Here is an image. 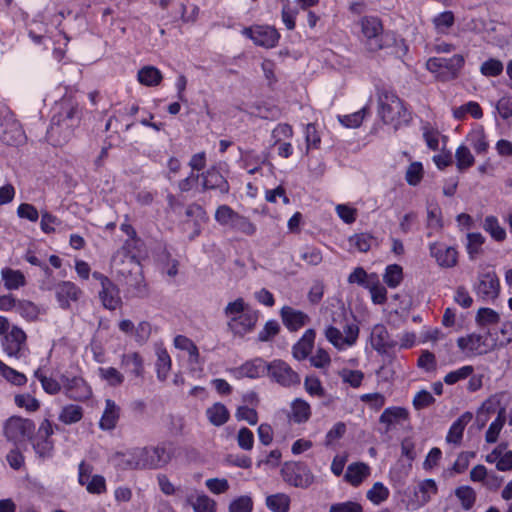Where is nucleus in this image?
<instances>
[{"label": "nucleus", "instance_id": "obj_1", "mask_svg": "<svg viewBox=\"0 0 512 512\" xmlns=\"http://www.w3.org/2000/svg\"><path fill=\"white\" fill-rule=\"evenodd\" d=\"M81 120L82 109L78 102L71 98L63 99L47 128V141L53 146L66 144L73 137L74 130L80 125Z\"/></svg>", "mask_w": 512, "mask_h": 512}, {"label": "nucleus", "instance_id": "obj_2", "mask_svg": "<svg viewBox=\"0 0 512 512\" xmlns=\"http://www.w3.org/2000/svg\"><path fill=\"white\" fill-rule=\"evenodd\" d=\"M379 114L385 124L399 126L402 122L410 121V113L404 106V102L393 92L382 91L379 94Z\"/></svg>", "mask_w": 512, "mask_h": 512}, {"label": "nucleus", "instance_id": "obj_3", "mask_svg": "<svg viewBox=\"0 0 512 512\" xmlns=\"http://www.w3.org/2000/svg\"><path fill=\"white\" fill-rule=\"evenodd\" d=\"M280 474L285 483L296 488L307 489L315 481L312 470L303 461L284 462Z\"/></svg>", "mask_w": 512, "mask_h": 512}, {"label": "nucleus", "instance_id": "obj_4", "mask_svg": "<svg viewBox=\"0 0 512 512\" xmlns=\"http://www.w3.org/2000/svg\"><path fill=\"white\" fill-rule=\"evenodd\" d=\"M267 376L282 387L289 388L301 383L300 375L281 359L268 363Z\"/></svg>", "mask_w": 512, "mask_h": 512}, {"label": "nucleus", "instance_id": "obj_5", "mask_svg": "<svg viewBox=\"0 0 512 512\" xmlns=\"http://www.w3.org/2000/svg\"><path fill=\"white\" fill-rule=\"evenodd\" d=\"M35 434V424L31 419L12 416L6 420L4 435L9 441L32 440Z\"/></svg>", "mask_w": 512, "mask_h": 512}, {"label": "nucleus", "instance_id": "obj_6", "mask_svg": "<svg viewBox=\"0 0 512 512\" xmlns=\"http://www.w3.org/2000/svg\"><path fill=\"white\" fill-rule=\"evenodd\" d=\"M382 49L389 50L388 53L396 58H403L408 53V45L405 40L391 31H383L377 40L370 41L369 51L376 52Z\"/></svg>", "mask_w": 512, "mask_h": 512}, {"label": "nucleus", "instance_id": "obj_7", "mask_svg": "<svg viewBox=\"0 0 512 512\" xmlns=\"http://www.w3.org/2000/svg\"><path fill=\"white\" fill-rule=\"evenodd\" d=\"M465 60L461 54H455L450 58L431 57L426 62V68L432 73L445 74L454 79L464 66Z\"/></svg>", "mask_w": 512, "mask_h": 512}, {"label": "nucleus", "instance_id": "obj_8", "mask_svg": "<svg viewBox=\"0 0 512 512\" xmlns=\"http://www.w3.org/2000/svg\"><path fill=\"white\" fill-rule=\"evenodd\" d=\"M27 335L18 326H13L12 329L6 333L2 339V347L9 357L17 359L25 356L28 351Z\"/></svg>", "mask_w": 512, "mask_h": 512}, {"label": "nucleus", "instance_id": "obj_9", "mask_svg": "<svg viewBox=\"0 0 512 512\" xmlns=\"http://www.w3.org/2000/svg\"><path fill=\"white\" fill-rule=\"evenodd\" d=\"M243 34L250 38L255 45L264 48H273L277 45L280 34L273 26L268 25H255L246 27Z\"/></svg>", "mask_w": 512, "mask_h": 512}, {"label": "nucleus", "instance_id": "obj_10", "mask_svg": "<svg viewBox=\"0 0 512 512\" xmlns=\"http://www.w3.org/2000/svg\"><path fill=\"white\" fill-rule=\"evenodd\" d=\"M474 291L482 300H495L500 293V282L495 271L480 273Z\"/></svg>", "mask_w": 512, "mask_h": 512}, {"label": "nucleus", "instance_id": "obj_11", "mask_svg": "<svg viewBox=\"0 0 512 512\" xmlns=\"http://www.w3.org/2000/svg\"><path fill=\"white\" fill-rule=\"evenodd\" d=\"M145 453L141 447H136L127 452H117L112 457V461L115 467L121 470L147 469L144 461Z\"/></svg>", "mask_w": 512, "mask_h": 512}, {"label": "nucleus", "instance_id": "obj_12", "mask_svg": "<svg viewBox=\"0 0 512 512\" xmlns=\"http://www.w3.org/2000/svg\"><path fill=\"white\" fill-rule=\"evenodd\" d=\"M201 178L203 191L216 190L222 195H226L230 191L228 181L215 166L203 172Z\"/></svg>", "mask_w": 512, "mask_h": 512}, {"label": "nucleus", "instance_id": "obj_13", "mask_svg": "<svg viewBox=\"0 0 512 512\" xmlns=\"http://www.w3.org/2000/svg\"><path fill=\"white\" fill-rule=\"evenodd\" d=\"M61 379L69 398L84 401L91 396V388L83 378L77 376L69 378L63 375Z\"/></svg>", "mask_w": 512, "mask_h": 512}, {"label": "nucleus", "instance_id": "obj_14", "mask_svg": "<svg viewBox=\"0 0 512 512\" xmlns=\"http://www.w3.org/2000/svg\"><path fill=\"white\" fill-rule=\"evenodd\" d=\"M145 451L144 461L147 469H157L166 465L172 458V451L165 444L156 447H141Z\"/></svg>", "mask_w": 512, "mask_h": 512}, {"label": "nucleus", "instance_id": "obj_15", "mask_svg": "<svg viewBox=\"0 0 512 512\" xmlns=\"http://www.w3.org/2000/svg\"><path fill=\"white\" fill-rule=\"evenodd\" d=\"M429 251L441 267L451 268L457 264L458 252L454 247L434 242L429 245Z\"/></svg>", "mask_w": 512, "mask_h": 512}, {"label": "nucleus", "instance_id": "obj_16", "mask_svg": "<svg viewBox=\"0 0 512 512\" xmlns=\"http://www.w3.org/2000/svg\"><path fill=\"white\" fill-rule=\"evenodd\" d=\"M125 284L126 292L130 297L146 298L149 295V289L140 267H137L136 271L129 272Z\"/></svg>", "mask_w": 512, "mask_h": 512}, {"label": "nucleus", "instance_id": "obj_17", "mask_svg": "<svg viewBox=\"0 0 512 512\" xmlns=\"http://www.w3.org/2000/svg\"><path fill=\"white\" fill-rule=\"evenodd\" d=\"M24 138V132L18 122L11 120L1 122L0 142L9 146H16L22 143Z\"/></svg>", "mask_w": 512, "mask_h": 512}, {"label": "nucleus", "instance_id": "obj_18", "mask_svg": "<svg viewBox=\"0 0 512 512\" xmlns=\"http://www.w3.org/2000/svg\"><path fill=\"white\" fill-rule=\"evenodd\" d=\"M437 492L438 486L434 479L422 480L414 490L413 508L426 505L431 500V496L436 495Z\"/></svg>", "mask_w": 512, "mask_h": 512}, {"label": "nucleus", "instance_id": "obj_19", "mask_svg": "<svg viewBox=\"0 0 512 512\" xmlns=\"http://www.w3.org/2000/svg\"><path fill=\"white\" fill-rule=\"evenodd\" d=\"M283 324L290 331H297L309 322V317L302 311L284 306L280 311Z\"/></svg>", "mask_w": 512, "mask_h": 512}, {"label": "nucleus", "instance_id": "obj_20", "mask_svg": "<svg viewBox=\"0 0 512 512\" xmlns=\"http://www.w3.org/2000/svg\"><path fill=\"white\" fill-rule=\"evenodd\" d=\"M99 298L104 308L115 310L122 303L118 286L111 280L99 291Z\"/></svg>", "mask_w": 512, "mask_h": 512}, {"label": "nucleus", "instance_id": "obj_21", "mask_svg": "<svg viewBox=\"0 0 512 512\" xmlns=\"http://www.w3.org/2000/svg\"><path fill=\"white\" fill-rule=\"evenodd\" d=\"M81 294V290L70 281H63L56 287V297L63 309L69 308L70 301H77Z\"/></svg>", "mask_w": 512, "mask_h": 512}, {"label": "nucleus", "instance_id": "obj_22", "mask_svg": "<svg viewBox=\"0 0 512 512\" xmlns=\"http://www.w3.org/2000/svg\"><path fill=\"white\" fill-rule=\"evenodd\" d=\"M267 368L268 363L264 359L257 357L242 364L238 368V373L242 377L255 379L267 376Z\"/></svg>", "mask_w": 512, "mask_h": 512}, {"label": "nucleus", "instance_id": "obj_23", "mask_svg": "<svg viewBox=\"0 0 512 512\" xmlns=\"http://www.w3.org/2000/svg\"><path fill=\"white\" fill-rule=\"evenodd\" d=\"M409 419V412L403 407H388L380 415L379 422L386 424L385 432H389L391 426L400 424L402 421Z\"/></svg>", "mask_w": 512, "mask_h": 512}, {"label": "nucleus", "instance_id": "obj_24", "mask_svg": "<svg viewBox=\"0 0 512 512\" xmlns=\"http://www.w3.org/2000/svg\"><path fill=\"white\" fill-rule=\"evenodd\" d=\"M316 333L314 329H307L299 341L294 344L292 348V354L297 360L306 359L311 353Z\"/></svg>", "mask_w": 512, "mask_h": 512}, {"label": "nucleus", "instance_id": "obj_25", "mask_svg": "<svg viewBox=\"0 0 512 512\" xmlns=\"http://www.w3.org/2000/svg\"><path fill=\"white\" fill-rule=\"evenodd\" d=\"M361 28L366 38V47L370 49V41L377 40L383 32L382 22L374 16H366L361 20Z\"/></svg>", "mask_w": 512, "mask_h": 512}, {"label": "nucleus", "instance_id": "obj_26", "mask_svg": "<svg viewBox=\"0 0 512 512\" xmlns=\"http://www.w3.org/2000/svg\"><path fill=\"white\" fill-rule=\"evenodd\" d=\"M371 346L378 353L382 354L387 351L388 348L393 347V343L389 342V334L386 327L383 324H376L370 335Z\"/></svg>", "mask_w": 512, "mask_h": 512}, {"label": "nucleus", "instance_id": "obj_27", "mask_svg": "<svg viewBox=\"0 0 512 512\" xmlns=\"http://www.w3.org/2000/svg\"><path fill=\"white\" fill-rule=\"evenodd\" d=\"M257 322L255 313H245L238 317H232L228 322V326L235 334L244 335L254 329Z\"/></svg>", "mask_w": 512, "mask_h": 512}, {"label": "nucleus", "instance_id": "obj_28", "mask_svg": "<svg viewBox=\"0 0 512 512\" xmlns=\"http://www.w3.org/2000/svg\"><path fill=\"white\" fill-rule=\"evenodd\" d=\"M473 414L471 412L463 413L457 420H455L449 428L446 436L448 443L459 445L463 438V433L466 425L472 420Z\"/></svg>", "mask_w": 512, "mask_h": 512}, {"label": "nucleus", "instance_id": "obj_29", "mask_svg": "<svg viewBox=\"0 0 512 512\" xmlns=\"http://www.w3.org/2000/svg\"><path fill=\"white\" fill-rule=\"evenodd\" d=\"M370 475V468L363 462L352 463L347 467L344 475L345 481L350 483L352 486H359L365 478Z\"/></svg>", "mask_w": 512, "mask_h": 512}, {"label": "nucleus", "instance_id": "obj_30", "mask_svg": "<svg viewBox=\"0 0 512 512\" xmlns=\"http://www.w3.org/2000/svg\"><path fill=\"white\" fill-rule=\"evenodd\" d=\"M120 416V407L111 399L105 401V410L99 422L102 430H112L116 427Z\"/></svg>", "mask_w": 512, "mask_h": 512}, {"label": "nucleus", "instance_id": "obj_31", "mask_svg": "<svg viewBox=\"0 0 512 512\" xmlns=\"http://www.w3.org/2000/svg\"><path fill=\"white\" fill-rule=\"evenodd\" d=\"M121 364L127 372L138 378H143L144 365L143 359L139 353L123 354L121 357Z\"/></svg>", "mask_w": 512, "mask_h": 512}, {"label": "nucleus", "instance_id": "obj_32", "mask_svg": "<svg viewBox=\"0 0 512 512\" xmlns=\"http://www.w3.org/2000/svg\"><path fill=\"white\" fill-rule=\"evenodd\" d=\"M311 417V407L302 398H296L291 403L290 419L297 424L306 423Z\"/></svg>", "mask_w": 512, "mask_h": 512}, {"label": "nucleus", "instance_id": "obj_33", "mask_svg": "<svg viewBox=\"0 0 512 512\" xmlns=\"http://www.w3.org/2000/svg\"><path fill=\"white\" fill-rule=\"evenodd\" d=\"M206 416L212 425L219 427L229 420L230 413L224 404L217 402L206 409Z\"/></svg>", "mask_w": 512, "mask_h": 512}, {"label": "nucleus", "instance_id": "obj_34", "mask_svg": "<svg viewBox=\"0 0 512 512\" xmlns=\"http://www.w3.org/2000/svg\"><path fill=\"white\" fill-rule=\"evenodd\" d=\"M506 422V409L500 407L497 411L496 419L490 424L485 434L487 443H495L498 440L499 434Z\"/></svg>", "mask_w": 512, "mask_h": 512}, {"label": "nucleus", "instance_id": "obj_35", "mask_svg": "<svg viewBox=\"0 0 512 512\" xmlns=\"http://www.w3.org/2000/svg\"><path fill=\"white\" fill-rule=\"evenodd\" d=\"M266 506L272 512H288L290 509V497L284 493L269 495L266 498Z\"/></svg>", "mask_w": 512, "mask_h": 512}, {"label": "nucleus", "instance_id": "obj_36", "mask_svg": "<svg viewBox=\"0 0 512 512\" xmlns=\"http://www.w3.org/2000/svg\"><path fill=\"white\" fill-rule=\"evenodd\" d=\"M138 80L146 86H156L161 82L162 74L153 66H145L138 71Z\"/></svg>", "mask_w": 512, "mask_h": 512}, {"label": "nucleus", "instance_id": "obj_37", "mask_svg": "<svg viewBox=\"0 0 512 512\" xmlns=\"http://www.w3.org/2000/svg\"><path fill=\"white\" fill-rule=\"evenodd\" d=\"M467 253L471 260L476 259L477 255L482 252V245L485 242V238L481 233L473 232L467 234Z\"/></svg>", "mask_w": 512, "mask_h": 512}, {"label": "nucleus", "instance_id": "obj_38", "mask_svg": "<svg viewBox=\"0 0 512 512\" xmlns=\"http://www.w3.org/2000/svg\"><path fill=\"white\" fill-rule=\"evenodd\" d=\"M403 279V269L398 264H391L386 267L383 280L389 288H396Z\"/></svg>", "mask_w": 512, "mask_h": 512}, {"label": "nucleus", "instance_id": "obj_39", "mask_svg": "<svg viewBox=\"0 0 512 512\" xmlns=\"http://www.w3.org/2000/svg\"><path fill=\"white\" fill-rule=\"evenodd\" d=\"M2 279L4 280L5 287L9 290L18 289L25 284L24 275L20 271L10 268L2 270Z\"/></svg>", "mask_w": 512, "mask_h": 512}, {"label": "nucleus", "instance_id": "obj_40", "mask_svg": "<svg viewBox=\"0 0 512 512\" xmlns=\"http://www.w3.org/2000/svg\"><path fill=\"white\" fill-rule=\"evenodd\" d=\"M35 453L40 458H50L54 451V442L52 439L34 437L31 440Z\"/></svg>", "mask_w": 512, "mask_h": 512}, {"label": "nucleus", "instance_id": "obj_41", "mask_svg": "<svg viewBox=\"0 0 512 512\" xmlns=\"http://www.w3.org/2000/svg\"><path fill=\"white\" fill-rule=\"evenodd\" d=\"M83 417V409L78 405H67L63 407L59 420L64 424H73L79 422Z\"/></svg>", "mask_w": 512, "mask_h": 512}, {"label": "nucleus", "instance_id": "obj_42", "mask_svg": "<svg viewBox=\"0 0 512 512\" xmlns=\"http://www.w3.org/2000/svg\"><path fill=\"white\" fill-rule=\"evenodd\" d=\"M389 495V489L381 482L374 483L372 488L369 489L366 493L367 499L370 500L374 505H379L386 501Z\"/></svg>", "mask_w": 512, "mask_h": 512}, {"label": "nucleus", "instance_id": "obj_43", "mask_svg": "<svg viewBox=\"0 0 512 512\" xmlns=\"http://www.w3.org/2000/svg\"><path fill=\"white\" fill-rule=\"evenodd\" d=\"M98 375L112 387L120 386L124 382L123 374L114 367H99Z\"/></svg>", "mask_w": 512, "mask_h": 512}, {"label": "nucleus", "instance_id": "obj_44", "mask_svg": "<svg viewBox=\"0 0 512 512\" xmlns=\"http://www.w3.org/2000/svg\"><path fill=\"white\" fill-rule=\"evenodd\" d=\"M456 497L460 500L463 509L470 510L476 501V492L470 486H460L455 490Z\"/></svg>", "mask_w": 512, "mask_h": 512}, {"label": "nucleus", "instance_id": "obj_45", "mask_svg": "<svg viewBox=\"0 0 512 512\" xmlns=\"http://www.w3.org/2000/svg\"><path fill=\"white\" fill-rule=\"evenodd\" d=\"M0 374L11 384L22 386L27 382V377L17 370L11 368L0 360Z\"/></svg>", "mask_w": 512, "mask_h": 512}, {"label": "nucleus", "instance_id": "obj_46", "mask_svg": "<svg viewBox=\"0 0 512 512\" xmlns=\"http://www.w3.org/2000/svg\"><path fill=\"white\" fill-rule=\"evenodd\" d=\"M484 229L498 242H501L506 238V232L499 225L498 219L495 216H487L485 218Z\"/></svg>", "mask_w": 512, "mask_h": 512}, {"label": "nucleus", "instance_id": "obj_47", "mask_svg": "<svg viewBox=\"0 0 512 512\" xmlns=\"http://www.w3.org/2000/svg\"><path fill=\"white\" fill-rule=\"evenodd\" d=\"M157 356V378L160 381H165L171 368V359L166 350L159 351Z\"/></svg>", "mask_w": 512, "mask_h": 512}, {"label": "nucleus", "instance_id": "obj_48", "mask_svg": "<svg viewBox=\"0 0 512 512\" xmlns=\"http://www.w3.org/2000/svg\"><path fill=\"white\" fill-rule=\"evenodd\" d=\"M455 157H456L457 168L459 171H464V170L468 169L475 162V159H474L473 155L471 154L470 150L468 149V147H466L464 145H461L457 148Z\"/></svg>", "mask_w": 512, "mask_h": 512}, {"label": "nucleus", "instance_id": "obj_49", "mask_svg": "<svg viewBox=\"0 0 512 512\" xmlns=\"http://www.w3.org/2000/svg\"><path fill=\"white\" fill-rule=\"evenodd\" d=\"M375 238L368 233H358L349 237V243L360 252H368Z\"/></svg>", "mask_w": 512, "mask_h": 512}, {"label": "nucleus", "instance_id": "obj_50", "mask_svg": "<svg viewBox=\"0 0 512 512\" xmlns=\"http://www.w3.org/2000/svg\"><path fill=\"white\" fill-rule=\"evenodd\" d=\"M504 70L503 63L495 58L484 61L480 66V72L486 77H496L502 74Z\"/></svg>", "mask_w": 512, "mask_h": 512}, {"label": "nucleus", "instance_id": "obj_51", "mask_svg": "<svg viewBox=\"0 0 512 512\" xmlns=\"http://www.w3.org/2000/svg\"><path fill=\"white\" fill-rule=\"evenodd\" d=\"M367 112V107H363L359 111H356L352 114L339 116V121L345 127L357 128L362 124Z\"/></svg>", "mask_w": 512, "mask_h": 512}, {"label": "nucleus", "instance_id": "obj_52", "mask_svg": "<svg viewBox=\"0 0 512 512\" xmlns=\"http://www.w3.org/2000/svg\"><path fill=\"white\" fill-rule=\"evenodd\" d=\"M423 174L424 169L422 163L412 162L406 170L405 179L409 185L417 186L421 182Z\"/></svg>", "mask_w": 512, "mask_h": 512}, {"label": "nucleus", "instance_id": "obj_53", "mask_svg": "<svg viewBox=\"0 0 512 512\" xmlns=\"http://www.w3.org/2000/svg\"><path fill=\"white\" fill-rule=\"evenodd\" d=\"M474 372V368L471 365L463 366L457 370L451 371L444 377V382L447 385H453L460 380H464L471 376Z\"/></svg>", "mask_w": 512, "mask_h": 512}, {"label": "nucleus", "instance_id": "obj_54", "mask_svg": "<svg viewBox=\"0 0 512 512\" xmlns=\"http://www.w3.org/2000/svg\"><path fill=\"white\" fill-rule=\"evenodd\" d=\"M499 320V314L491 308L482 307L478 310L476 315V322L480 326L496 324L499 322Z\"/></svg>", "mask_w": 512, "mask_h": 512}, {"label": "nucleus", "instance_id": "obj_55", "mask_svg": "<svg viewBox=\"0 0 512 512\" xmlns=\"http://www.w3.org/2000/svg\"><path fill=\"white\" fill-rule=\"evenodd\" d=\"M455 23V17L452 11H444L433 19V24L438 32L444 33L446 29L452 27Z\"/></svg>", "mask_w": 512, "mask_h": 512}, {"label": "nucleus", "instance_id": "obj_56", "mask_svg": "<svg viewBox=\"0 0 512 512\" xmlns=\"http://www.w3.org/2000/svg\"><path fill=\"white\" fill-rule=\"evenodd\" d=\"M231 227L246 235H253L256 232V226L247 217L240 214L236 215Z\"/></svg>", "mask_w": 512, "mask_h": 512}, {"label": "nucleus", "instance_id": "obj_57", "mask_svg": "<svg viewBox=\"0 0 512 512\" xmlns=\"http://www.w3.org/2000/svg\"><path fill=\"white\" fill-rule=\"evenodd\" d=\"M238 213L235 212L228 205H221L217 208L215 212V219L221 225H229L231 226L234 218Z\"/></svg>", "mask_w": 512, "mask_h": 512}, {"label": "nucleus", "instance_id": "obj_58", "mask_svg": "<svg viewBox=\"0 0 512 512\" xmlns=\"http://www.w3.org/2000/svg\"><path fill=\"white\" fill-rule=\"evenodd\" d=\"M16 307L20 315L26 318L27 320L34 321L37 319L39 310L34 303L27 300H23L19 301Z\"/></svg>", "mask_w": 512, "mask_h": 512}, {"label": "nucleus", "instance_id": "obj_59", "mask_svg": "<svg viewBox=\"0 0 512 512\" xmlns=\"http://www.w3.org/2000/svg\"><path fill=\"white\" fill-rule=\"evenodd\" d=\"M304 387L306 392L311 396H325V389L323 388L319 378L315 376H307L304 381Z\"/></svg>", "mask_w": 512, "mask_h": 512}, {"label": "nucleus", "instance_id": "obj_60", "mask_svg": "<svg viewBox=\"0 0 512 512\" xmlns=\"http://www.w3.org/2000/svg\"><path fill=\"white\" fill-rule=\"evenodd\" d=\"M280 331V325L276 320H269L265 323L264 328L258 334L260 342H267L275 337Z\"/></svg>", "mask_w": 512, "mask_h": 512}, {"label": "nucleus", "instance_id": "obj_61", "mask_svg": "<svg viewBox=\"0 0 512 512\" xmlns=\"http://www.w3.org/2000/svg\"><path fill=\"white\" fill-rule=\"evenodd\" d=\"M237 444L238 446L246 451H249L253 448L254 445V434L247 427H242L238 431L237 434Z\"/></svg>", "mask_w": 512, "mask_h": 512}, {"label": "nucleus", "instance_id": "obj_62", "mask_svg": "<svg viewBox=\"0 0 512 512\" xmlns=\"http://www.w3.org/2000/svg\"><path fill=\"white\" fill-rule=\"evenodd\" d=\"M253 501L249 496H240L229 505V512H251Z\"/></svg>", "mask_w": 512, "mask_h": 512}, {"label": "nucleus", "instance_id": "obj_63", "mask_svg": "<svg viewBox=\"0 0 512 512\" xmlns=\"http://www.w3.org/2000/svg\"><path fill=\"white\" fill-rule=\"evenodd\" d=\"M195 512H215V502L206 495H201L192 503Z\"/></svg>", "mask_w": 512, "mask_h": 512}, {"label": "nucleus", "instance_id": "obj_64", "mask_svg": "<svg viewBox=\"0 0 512 512\" xmlns=\"http://www.w3.org/2000/svg\"><path fill=\"white\" fill-rule=\"evenodd\" d=\"M329 512H363V507L358 502L346 501L332 504Z\"/></svg>", "mask_w": 512, "mask_h": 512}]
</instances>
